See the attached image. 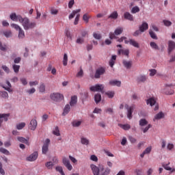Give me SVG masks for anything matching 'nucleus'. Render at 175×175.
I'll list each match as a JSON object with an SVG mask.
<instances>
[{"label": "nucleus", "mask_w": 175, "mask_h": 175, "mask_svg": "<svg viewBox=\"0 0 175 175\" xmlns=\"http://www.w3.org/2000/svg\"><path fill=\"white\" fill-rule=\"evenodd\" d=\"M90 167L94 175H109L110 174V172H111L110 168H105L103 165H100L99 167H98L96 165L92 164Z\"/></svg>", "instance_id": "1"}, {"label": "nucleus", "mask_w": 175, "mask_h": 175, "mask_svg": "<svg viewBox=\"0 0 175 175\" xmlns=\"http://www.w3.org/2000/svg\"><path fill=\"white\" fill-rule=\"evenodd\" d=\"M20 23H21L25 31H28V29H32L36 27V23L34 22H29V19L28 18H22V21Z\"/></svg>", "instance_id": "2"}, {"label": "nucleus", "mask_w": 175, "mask_h": 175, "mask_svg": "<svg viewBox=\"0 0 175 175\" xmlns=\"http://www.w3.org/2000/svg\"><path fill=\"white\" fill-rule=\"evenodd\" d=\"M81 12V9L75 10L72 12V13L69 15L68 18L69 20H72V18H75V16H76L75 21H74V25H77L79 24V21L80 20V12Z\"/></svg>", "instance_id": "3"}, {"label": "nucleus", "mask_w": 175, "mask_h": 175, "mask_svg": "<svg viewBox=\"0 0 175 175\" xmlns=\"http://www.w3.org/2000/svg\"><path fill=\"white\" fill-rule=\"evenodd\" d=\"M12 28H14L16 31H18V38L19 39H24L25 38V33L24 32V30L18 25H16L14 23L11 24Z\"/></svg>", "instance_id": "4"}, {"label": "nucleus", "mask_w": 175, "mask_h": 175, "mask_svg": "<svg viewBox=\"0 0 175 175\" xmlns=\"http://www.w3.org/2000/svg\"><path fill=\"white\" fill-rule=\"evenodd\" d=\"M106 73V68L105 67H99L96 70L94 74L95 79H100L101 76H103Z\"/></svg>", "instance_id": "5"}, {"label": "nucleus", "mask_w": 175, "mask_h": 175, "mask_svg": "<svg viewBox=\"0 0 175 175\" xmlns=\"http://www.w3.org/2000/svg\"><path fill=\"white\" fill-rule=\"evenodd\" d=\"M50 98L54 102H61V100H64V95L59 93H52L50 95Z\"/></svg>", "instance_id": "6"}, {"label": "nucleus", "mask_w": 175, "mask_h": 175, "mask_svg": "<svg viewBox=\"0 0 175 175\" xmlns=\"http://www.w3.org/2000/svg\"><path fill=\"white\" fill-rule=\"evenodd\" d=\"M105 85L103 84H96L90 88V90L92 92H103Z\"/></svg>", "instance_id": "7"}, {"label": "nucleus", "mask_w": 175, "mask_h": 175, "mask_svg": "<svg viewBox=\"0 0 175 175\" xmlns=\"http://www.w3.org/2000/svg\"><path fill=\"white\" fill-rule=\"evenodd\" d=\"M124 107L127 109V118H129V120H132V113H133V110H135V105L129 107L128 104H125Z\"/></svg>", "instance_id": "8"}, {"label": "nucleus", "mask_w": 175, "mask_h": 175, "mask_svg": "<svg viewBox=\"0 0 175 175\" xmlns=\"http://www.w3.org/2000/svg\"><path fill=\"white\" fill-rule=\"evenodd\" d=\"M146 104L150 105V106H155L154 108V110L157 111L158 109H159V106L157 104V100H155V98H150L146 100Z\"/></svg>", "instance_id": "9"}, {"label": "nucleus", "mask_w": 175, "mask_h": 175, "mask_svg": "<svg viewBox=\"0 0 175 175\" xmlns=\"http://www.w3.org/2000/svg\"><path fill=\"white\" fill-rule=\"evenodd\" d=\"M49 146H50V139H46L42 146V152L44 155L49 152Z\"/></svg>", "instance_id": "10"}, {"label": "nucleus", "mask_w": 175, "mask_h": 175, "mask_svg": "<svg viewBox=\"0 0 175 175\" xmlns=\"http://www.w3.org/2000/svg\"><path fill=\"white\" fill-rule=\"evenodd\" d=\"M125 44H131V46H133V47H136V49H139L140 46L139 45V42L133 39H129V40L124 41Z\"/></svg>", "instance_id": "11"}, {"label": "nucleus", "mask_w": 175, "mask_h": 175, "mask_svg": "<svg viewBox=\"0 0 175 175\" xmlns=\"http://www.w3.org/2000/svg\"><path fill=\"white\" fill-rule=\"evenodd\" d=\"M163 94L165 95H173L174 94V91L172 90V87L170 85H165L164 89L163 90Z\"/></svg>", "instance_id": "12"}, {"label": "nucleus", "mask_w": 175, "mask_h": 175, "mask_svg": "<svg viewBox=\"0 0 175 175\" xmlns=\"http://www.w3.org/2000/svg\"><path fill=\"white\" fill-rule=\"evenodd\" d=\"M10 17L12 21H19V23H21V21H23V17L20 15L16 14V13L11 14Z\"/></svg>", "instance_id": "13"}, {"label": "nucleus", "mask_w": 175, "mask_h": 175, "mask_svg": "<svg viewBox=\"0 0 175 175\" xmlns=\"http://www.w3.org/2000/svg\"><path fill=\"white\" fill-rule=\"evenodd\" d=\"M38 152H34L33 153H32L31 154L27 157V161H29V162H33V161H36V159H38Z\"/></svg>", "instance_id": "14"}, {"label": "nucleus", "mask_w": 175, "mask_h": 175, "mask_svg": "<svg viewBox=\"0 0 175 175\" xmlns=\"http://www.w3.org/2000/svg\"><path fill=\"white\" fill-rule=\"evenodd\" d=\"M63 164L66 166L68 170H72L73 169V167L70 164V161L66 157L63 158Z\"/></svg>", "instance_id": "15"}, {"label": "nucleus", "mask_w": 175, "mask_h": 175, "mask_svg": "<svg viewBox=\"0 0 175 175\" xmlns=\"http://www.w3.org/2000/svg\"><path fill=\"white\" fill-rule=\"evenodd\" d=\"M175 49V42L174 41L170 40L168 42V54H170L173 50Z\"/></svg>", "instance_id": "16"}, {"label": "nucleus", "mask_w": 175, "mask_h": 175, "mask_svg": "<svg viewBox=\"0 0 175 175\" xmlns=\"http://www.w3.org/2000/svg\"><path fill=\"white\" fill-rule=\"evenodd\" d=\"M148 77L146 75H139L137 77V83H146Z\"/></svg>", "instance_id": "17"}, {"label": "nucleus", "mask_w": 175, "mask_h": 175, "mask_svg": "<svg viewBox=\"0 0 175 175\" xmlns=\"http://www.w3.org/2000/svg\"><path fill=\"white\" fill-rule=\"evenodd\" d=\"M36 126H38V122L36 120H31L29 124V129H31V131H35Z\"/></svg>", "instance_id": "18"}, {"label": "nucleus", "mask_w": 175, "mask_h": 175, "mask_svg": "<svg viewBox=\"0 0 175 175\" xmlns=\"http://www.w3.org/2000/svg\"><path fill=\"white\" fill-rule=\"evenodd\" d=\"M140 32H145L148 29V23L146 22H143L142 24L139 26Z\"/></svg>", "instance_id": "19"}, {"label": "nucleus", "mask_w": 175, "mask_h": 175, "mask_svg": "<svg viewBox=\"0 0 175 175\" xmlns=\"http://www.w3.org/2000/svg\"><path fill=\"white\" fill-rule=\"evenodd\" d=\"M122 64L126 68V69H131L132 68V61H127L124 59L122 61Z\"/></svg>", "instance_id": "20"}, {"label": "nucleus", "mask_w": 175, "mask_h": 175, "mask_svg": "<svg viewBox=\"0 0 175 175\" xmlns=\"http://www.w3.org/2000/svg\"><path fill=\"white\" fill-rule=\"evenodd\" d=\"M76 105H77V96H71L70 105L71 107H73V106H76Z\"/></svg>", "instance_id": "21"}, {"label": "nucleus", "mask_w": 175, "mask_h": 175, "mask_svg": "<svg viewBox=\"0 0 175 175\" xmlns=\"http://www.w3.org/2000/svg\"><path fill=\"white\" fill-rule=\"evenodd\" d=\"M161 118H165V113L162 111H160L155 115L153 121H155V120H161Z\"/></svg>", "instance_id": "22"}, {"label": "nucleus", "mask_w": 175, "mask_h": 175, "mask_svg": "<svg viewBox=\"0 0 175 175\" xmlns=\"http://www.w3.org/2000/svg\"><path fill=\"white\" fill-rule=\"evenodd\" d=\"M109 85H116V87H121V81L117 80H111L109 81Z\"/></svg>", "instance_id": "23"}, {"label": "nucleus", "mask_w": 175, "mask_h": 175, "mask_svg": "<svg viewBox=\"0 0 175 175\" xmlns=\"http://www.w3.org/2000/svg\"><path fill=\"white\" fill-rule=\"evenodd\" d=\"M124 17L126 20H129V21H133V15L131 14L129 12H125L124 14Z\"/></svg>", "instance_id": "24"}, {"label": "nucleus", "mask_w": 175, "mask_h": 175, "mask_svg": "<svg viewBox=\"0 0 175 175\" xmlns=\"http://www.w3.org/2000/svg\"><path fill=\"white\" fill-rule=\"evenodd\" d=\"M118 53L122 55H126V57H129V49H120Z\"/></svg>", "instance_id": "25"}, {"label": "nucleus", "mask_w": 175, "mask_h": 175, "mask_svg": "<svg viewBox=\"0 0 175 175\" xmlns=\"http://www.w3.org/2000/svg\"><path fill=\"white\" fill-rule=\"evenodd\" d=\"M118 126H120V128H122V129H124V131H129V129H131V125L129 124H118Z\"/></svg>", "instance_id": "26"}, {"label": "nucleus", "mask_w": 175, "mask_h": 175, "mask_svg": "<svg viewBox=\"0 0 175 175\" xmlns=\"http://www.w3.org/2000/svg\"><path fill=\"white\" fill-rule=\"evenodd\" d=\"M108 18H112L113 20H117L118 18V12L117 11L113 12L109 16Z\"/></svg>", "instance_id": "27"}, {"label": "nucleus", "mask_w": 175, "mask_h": 175, "mask_svg": "<svg viewBox=\"0 0 175 175\" xmlns=\"http://www.w3.org/2000/svg\"><path fill=\"white\" fill-rule=\"evenodd\" d=\"M124 32V28L123 27H117L114 33L116 36H118V35H121Z\"/></svg>", "instance_id": "28"}, {"label": "nucleus", "mask_w": 175, "mask_h": 175, "mask_svg": "<svg viewBox=\"0 0 175 175\" xmlns=\"http://www.w3.org/2000/svg\"><path fill=\"white\" fill-rule=\"evenodd\" d=\"M17 140H18V142H20L21 143H24L25 144L29 145V142H28V139H25V137H18Z\"/></svg>", "instance_id": "29"}, {"label": "nucleus", "mask_w": 175, "mask_h": 175, "mask_svg": "<svg viewBox=\"0 0 175 175\" xmlns=\"http://www.w3.org/2000/svg\"><path fill=\"white\" fill-rule=\"evenodd\" d=\"M169 165H170V163H169L168 164H163V167H164V169H165V170H169L170 172H171V173H173L175 172V169L174 168H172L170 167H169Z\"/></svg>", "instance_id": "30"}, {"label": "nucleus", "mask_w": 175, "mask_h": 175, "mask_svg": "<svg viewBox=\"0 0 175 175\" xmlns=\"http://www.w3.org/2000/svg\"><path fill=\"white\" fill-rule=\"evenodd\" d=\"M69 111H70V105L67 104L64 109L63 116H66Z\"/></svg>", "instance_id": "31"}, {"label": "nucleus", "mask_w": 175, "mask_h": 175, "mask_svg": "<svg viewBox=\"0 0 175 175\" xmlns=\"http://www.w3.org/2000/svg\"><path fill=\"white\" fill-rule=\"evenodd\" d=\"M94 100L96 103H99V102L102 100V96L100 95V94L98 93L94 95Z\"/></svg>", "instance_id": "32"}, {"label": "nucleus", "mask_w": 175, "mask_h": 175, "mask_svg": "<svg viewBox=\"0 0 175 175\" xmlns=\"http://www.w3.org/2000/svg\"><path fill=\"white\" fill-rule=\"evenodd\" d=\"M90 18H91V16H90L88 14H85L83 16V20L88 24V23L90 21Z\"/></svg>", "instance_id": "33"}, {"label": "nucleus", "mask_w": 175, "mask_h": 175, "mask_svg": "<svg viewBox=\"0 0 175 175\" xmlns=\"http://www.w3.org/2000/svg\"><path fill=\"white\" fill-rule=\"evenodd\" d=\"M148 124V121L146 119H141L139 120V126H146V125Z\"/></svg>", "instance_id": "34"}, {"label": "nucleus", "mask_w": 175, "mask_h": 175, "mask_svg": "<svg viewBox=\"0 0 175 175\" xmlns=\"http://www.w3.org/2000/svg\"><path fill=\"white\" fill-rule=\"evenodd\" d=\"M81 36L83 39L84 38H88V31L87 30H82L81 31Z\"/></svg>", "instance_id": "35"}, {"label": "nucleus", "mask_w": 175, "mask_h": 175, "mask_svg": "<svg viewBox=\"0 0 175 175\" xmlns=\"http://www.w3.org/2000/svg\"><path fill=\"white\" fill-rule=\"evenodd\" d=\"M65 36H66V38H68V39H70V40H72V34L70 33L69 29H65Z\"/></svg>", "instance_id": "36"}, {"label": "nucleus", "mask_w": 175, "mask_h": 175, "mask_svg": "<svg viewBox=\"0 0 175 175\" xmlns=\"http://www.w3.org/2000/svg\"><path fill=\"white\" fill-rule=\"evenodd\" d=\"M53 135L55 136H61V133H59V129L58 126H55V130L53 131Z\"/></svg>", "instance_id": "37"}, {"label": "nucleus", "mask_w": 175, "mask_h": 175, "mask_svg": "<svg viewBox=\"0 0 175 175\" xmlns=\"http://www.w3.org/2000/svg\"><path fill=\"white\" fill-rule=\"evenodd\" d=\"M9 116V113H0V118H3L4 121H8Z\"/></svg>", "instance_id": "38"}, {"label": "nucleus", "mask_w": 175, "mask_h": 175, "mask_svg": "<svg viewBox=\"0 0 175 175\" xmlns=\"http://www.w3.org/2000/svg\"><path fill=\"white\" fill-rule=\"evenodd\" d=\"M63 65L64 66H66V65H68V55L66 53L64 55Z\"/></svg>", "instance_id": "39"}, {"label": "nucleus", "mask_w": 175, "mask_h": 175, "mask_svg": "<svg viewBox=\"0 0 175 175\" xmlns=\"http://www.w3.org/2000/svg\"><path fill=\"white\" fill-rule=\"evenodd\" d=\"M150 128H152V125L149 124L145 128L142 127L141 129H142V132H144V133H146V132L148 131V129H150Z\"/></svg>", "instance_id": "40"}, {"label": "nucleus", "mask_w": 175, "mask_h": 175, "mask_svg": "<svg viewBox=\"0 0 175 175\" xmlns=\"http://www.w3.org/2000/svg\"><path fill=\"white\" fill-rule=\"evenodd\" d=\"M93 37L94 38V39H96L97 40H100V39H102V35H100V33H93Z\"/></svg>", "instance_id": "41"}, {"label": "nucleus", "mask_w": 175, "mask_h": 175, "mask_svg": "<svg viewBox=\"0 0 175 175\" xmlns=\"http://www.w3.org/2000/svg\"><path fill=\"white\" fill-rule=\"evenodd\" d=\"M6 84L8 85L7 88H5L6 91H8V92H12V89H11L12 88V84H10V82L9 81H6Z\"/></svg>", "instance_id": "42"}, {"label": "nucleus", "mask_w": 175, "mask_h": 175, "mask_svg": "<svg viewBox=\"0 0 175 175\" xmlns=\"http://www.w3.org/2000/svg\"><path fill=\"white\" fill-rule=\"evenodd\" d=\"M45 166L46 167H47V169H53V166H54V163H53V162L51 161H48L46 163Z\"/></svg>", "instance_id": "43"}, {"label": "nucleus", "mask_w": 175, "mask_h": 175, "mask_svg": "<svg viewBox=\"0 0 175 175\" xmlns=\"http://www.w3.org/2000/svg\"><path fill=\"white\" fill-rule=\"evenodd\" d=\"M0 96L1 98H4L5 99L9 98V94L7 92H0Z\"/></svg>", "instance_id": "44"}, {"label": "nucleus", "mask_w": 175, "mask_h": 175, "mask_svg": "<svg viewBox=\"0 0 175 175\" xmlns=\"http://www.w3.org/2000/svg\"><path fill=\"white\" fill-rule=\"evenodd\" d=\"M39 91L40 92H44V91H46V85H44V83H41L40 85Z\"/></svg>", "instance_id": "45"}, {"label": "nucleus", "mask_w": 175, "mask_h": 175, "mask_svg": "<svg viewBox=\"0 0 175 175\" xmlns=\"http://www.w3.org/2000/svg\"><path fill=\"white\" fill-rule=\"evenodd\" d=\"M72 126L77 128L78 126H80V125H81V121L75 120L74 122H72Z\"/></svg>", "instance_id": "46"}, {"label": "nucleus", "mask_w": 175, "mask_h": 175, "mask_svg": "<svg viewBox=\"0 0 175 175\" xmlns=\"http://www.w3.org/2000/svg\"><path fill=\"white\" fill-rule=\"evenodd\" d=\"M55 169H56L57 172H59V173H60V174L65 175V173L64 172V170L62 169V167L57 166V167H56Z\"/></svg>", "instance_id": "47"}, {"label": "nucleus", "mask_w": 175, "mask_h": 175, "mask_svg": "<svg viewBox=\"0 0 175 175\" xmlns=\"http://www.w3.org/2000/svg\"><path fill=\"white\" fill-rule=\"evenodd\" d=\"M3 34L5 38H11L12 36V31L8 30L3 32Z\"/></svg>", "instance_id": "48"}, {"label": "nucleus", "mask_w": 175, "mask_h": 175, "mask_svg": "<svg viewBox=\"0 0 175 175\" xmlns=\"http://www.w3.org/2000/svg\"><path fill=\"white\" fill-rule=\"evenodd\" d=\"M83 76H84V72L83 71V68H81V67L80 70H79V72H78L77 73L76 77H83Z\"/></svg>", "instance_id": "49"}, {"label": "nucleus", "mask_w": 175, "mask_h": 175, "mask_svg": "<svg viewBox=\"0 0 175 175\" xmlns=\"http://www.w3.org/2000/svg\"><path fill=\"white\" fill-rule=\"evenodd\" d=\"M139 12H140V8L137 6L133 7L131 10V13L133 14L139 13Z\"/></svg>", "instance_id": "50"}, {"label": "nucleus", "mask_w": 175, "mask_h": 175, "mask_svg": "<svg viewBox=\"0 0 175 175\" xmlns=\"http://www.w3.org/2000/svg\"><path fill=\"white\" fill-rule=\"evenodd\" d=\"M150 47H152V49H154V50H159V47L158 46L157 43L154 42H150Z\"/></svg>", "instance_id": "51"}, {"label": "nucleus", "mask_w": 175, "mask_h": 175, "mask_svg": "<svg viewBox=\"0 0 175 175\" xmlns=\"http://www.w3.org/2000/svg\"><path fill=\"white\" fill-rule=\"evenodd\" d=\"M81 143L85 146H88V144H90V141L87 138L82 137Z\"/></svg>", "instance_id": "52"}, {"label": "nucleus", "mask_w": 175, "mask_h": 175, "mask_svg": "<svg viewBox=\"0 0 175 175\" xmlns=\"http://www.w3.org/2000/svg\"><path fill=\"white\" fill-rule=\"evenodd\" d=\"M25 126V123L21 122L16 125V129L20 131V130L23 129V128H24Z\"/></svg>", "instance_id": "53"}, {"label": "nucleus", "mask_w": 175, "mask_h": 175, "mask_svg": "<svg viewBox=\"0 0 175 175\" xmlns=\"http://www.w3.org/2000/svg\"><path fill=\"white\" fill-rule=\"evenodd\" d=\"M12 68L15 73H18V70H20V66L14 64Z\"/></svg>", "instance_id": "54"}, {"label": "nucleus", "mask_w": 175, "mask_h": 175, "mask_svg": "<svg viewBox=\"0 0 175 175\" xmlns=\"http://www.w3.org/2000/svg\"><path fill=\"white\" fill-rule=\"evenodd\" d=\"M149 34L150 36V38H152V39H156V40L158 39V37H157V34H155L154 31H152V30H150Z\"/></svg>", "instance_id": "55"}, {"label": "nucleus", "mask_w": 175, "mask_h": 175, "mask_svg": "<svg viewBox=\"0 0 175 175\" xmlns=\"http://www.w3.org/2000/svg\"><path fill=\"white\" fill-rule=\"evenodd\" d=\"M0 152H2L3 154H5V155H9V154H10V152H9V150H8L3 148H0Z\"/></svg>", "instance_id": "56"}, {"label": "nucleus", "mask_w": 175, "mask_h": 175, "mask_svg": "<svg viewBox=\"0 0 175 175\" xmlns=\"http://www.w3.org/2000/svg\"><path fill=\"white\" fill-rule=\"evenodd\" d=\"M105 95H107L109 98H114V92H107Z\"/></svg>", "instance_id": "57"}, {"label": "nucleus", "mask_w": 175, "mask_h": 175, "mask_svg": "<svg viewBox=\"0 0 175 175\" xmlns=\"http://www.w3.org/2000/svg\"><path fill=\"white\" fill-rule=\"evenodd\" d=\"M76 42L78 44H83V43H84V38H82V37H79Z\"/></svg>", "instance_id": "58"}, {"label": "nucleus", "mask_w": 175, "mask_h": 175, "mask_svg": "<svg viewBox=\"0 0 175 175\" xmlns=\"http://www.w3.org/2000/svg\"><path fill=\"white\" fill-rule=\"evenodd\" d=\"M151 150H152V148L151 146L146 148L144 151V154H150V152H151Z\"/></svg>", "instance_id": "59"}, {"label": "nucleus", "mask_w": 175, "mask_h": 175, "mask_svg": "<svg viewBox=\"0 0 175 175\" xmlns=\"http://www.w3.org/2000/svg\"><path fill=\"white\" fill-rule=\"evenodd\" d=\"M150 72V76H155L157 75V70L155 69H150L149 70Z\"/></svg>", "instance_id": "60"}, {"label": "nucleus", "mask_w": 175, "mask_h": 175, "mask_svg": "<svg viewBox=\"0 0 175 175\" xmlns=\"http://www.w3.org/2000/svg\"><path fill=\"white\" fill-rule=\"evenodd\" d=\"M36 92V90L35 89V88H32L31 89L27 90V94H29V95L35 94Z\"/></svg>", "instance_id": "61"}, {"label": "nucleus", "mask_w": 175, "mask_h": 175, "mask_svg": "<svg viewBox=\"0 0 175 175\" xmlns=\"http://www.w3.org/2000/svg\"><path fill=\"white\" fill-rule=\"evenodd\" d=\"M29 84L30 87H33V85H38V84H39V82L38 81H30Z\"/></svg>", "instance_id": "62"}, {"label": "nucleus", "mask_w": 175, "mask_h": 175, "mask_svg": "<svg viewBox=\"0 0 175 175\" xmlns=\"http://www.w3.org/2000/svg\"><path fill=\"white\" fill-rule=\"evenodd\" d=\"M163 23L166 27H170V25H172V22L169 21H163Z\"/></svg>", "instance_id": "63"}, {"label": "nucleus", "mask_w": 175, "mask_h": 175, "mask_svg": "<svg viewBox=\"0 0 175 175\" xmlns=\"http://www.w3.org/2000/svg\"><path fill=\"white\" fill-rule=\"evenodd\" d=\"M129 140H130L131 143L132 144H134V143H136V139L135 137H132V136H130L129 137Z\"/></svg>", "instance_id": "64"}]
</instances>
